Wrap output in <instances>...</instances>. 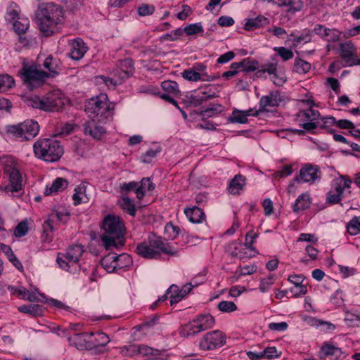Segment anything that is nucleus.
<instances>
[{
	"mask_svg": "<svg viewBox=\"0 0 360 360\" xmlns=\"http://www.w3.org/2000/svg\"><path fill=\"white\" fill-rule=\"evenodd\" d=\"M101 240L107 250L119 248L124 243L125 227L122 220L117 216L108 214L103 220Z\"/></svg>",
	"mask_w": 360,
	"mask_h": 360,
	"instance_id": "f257e3e1",
	"label": "nucleus"
},
{
	"mask_svg": "<svg viewBox=\"0 0 360 360\" xmlns=\"http://www.w3.org/2000/svg\"><path fill=\"white\" fill-rule=\"evenodd\" d=\"M37 24L44 36H51L54 32V27L63 19V10L53 3L41 4L36 11Z\"/></svg>",
	"mask_w": 360,
	"mask_h": 360,
	"instance_id": "f03ea898",
	"label": "nucleus"
},
{
	"mask_svg": "<svg viewBox=\"0 0 360 360\" xmlns=\"http://www.w3.org/2000/svg\"><path fill=\"white\" fill-rule=\"evenodd\" d=\"M112 110L113 106L105 94L92 97L84 103V110L89 118L102 123H107L112 118Z\"/></svg>",
	"mask_w": 360,
	"mask_h": 360,
	"instance_id": "7ed1b4c3",
	"label": "nucleus"
},
{
	"mask_svg": "<svg viewBox=\"0 0 360 360\" xmlns=\"http://www.w3.org/2000/svg\"><path fill=\"white\" fill-rule=\"evenodd\" d=\"M33 151L35 157L49 162L58 161L64 153L63 146L54 138L39 139L34 143Z\"/></svg>",
	"mask_w": 360,
	"mask_h": 360,
	"instance_id": "20e7f679",
	"label": "nucleus"
},
{
	"mask_svg": "<svg viewBox=\"0 0 360 360\" xmlns=\"http://www.w3.org/2000/svg\"><path fill=\"white\" fill-rule=\"evenodd\" d=\"M65 98L60 91L49 92L40 97L33 96L27 98L25 103L27 106L39 109L46 112L58 111L65 105Z\"/></svg>",
	"mask_w": 360,
	"mask_h": 360,
	"instance_id": "39448f33",
	"label": "nucleus"
},
{
	"mask_svg": "<svg viewBox=\"0 0 360 360\" xmlns=\"http://www.w3.org/2000/svg\"><path fill=\"white\" fill-rule=\"evenodd\" d=\"M214 324V319L211 314H200L182 326L179 329V335L185 338L193 337L202 331L211 328Z\"/></svg>",
	"mask_w": 360,
	"mask_h": 360,
	"instance_id": "423d86ee",
	"label": "nucleus"
},
{
	"mask_svg": "<svg viewBox=\"0 0 360 360\" xmlns=\"http://www.w3.org/2000/svg\"><path fill=\"white\" fill-rule=\"evenodd\" d=\"M22 79L30 89L43 85L48 78L47 72L39 70L34 67H23L20 70Z\"/></svg>",
	"mask_w": 360,
	"mask_h": 360,
	"instance_id": "0eeeda50",
	"label": "nucleus"
},
{
	"mask_svg": "<svg viewBox=\"0 0 360 360\" xmlns=\"http://www.w3.org/2000/svg\"><path fill=\"white\" fill-rule=\"evenodd\" d=\"M226 336L219 330L206 333L199 342V347L205 351L214 350L226 344Z\"/></svg>",
	"mask_w": 360,
	"mask_h": 360,
	"instance_id": "6e6552de",
	"label": "nucleus"
},
{
	"mask_svg": "<svg viewBox=\"0 0 360 360\" xmlns=\"http://www.w3.org/2000/svg\"><path fill=\"white\" fill-rule=\"evenodd\" d=\"M84 252L82 245H73L70 246L65 253H58L57 262L61 269H67L72 264L79 262Z\"/></svg>",
	"mask_w": 360,
	"mask_h": 360,
	"instance_id": "1a4fd4ad",
	"label": "nucleus"
},
{
	"mask_svg": "<svg viewBox=\"0 0 360 360\" xmlns=\"http://www.w3.org/2000/svg\"><path fill=\"white\" fill-rule=\"evenodd\" d=\"M148 183V191H152L155 189V185L150 181V178L146 177L143 178L140 182L130 181L128 183H123L120 185V190L122 193H129L134 191L136 198L139 200L143 198L145 195L144 186Z\"/></svg>",
	"mask_w": 360,
	"mask_h": 360,
	"instance_id": "9d476101",
	"label": "nucleus"
},
{
	"mask_svg": "<svg viewBox=\"0 0 360 360\" xmlns=\"http://www.w3.org/2000/svg\"><path fill=\"white\" fill-rule=\"evenodd\" d=\"M5 172L8 176L9 184L6 186H0V191L6 193H19L22 191V176L20 172L14 167H8Z\"/></svg>",
	"mask_w": 360,
	"mask_h": 360,
	"instance_id": "9b49d317",
	"label": "nucleus"
},
{
	"mask_svg": "<svg viewBox=\"0 0 360 360\" xmlns=\"http://www.w3.org/2000/svg\"><path fill=\"white\" fill-rule=\"evenodd\" d=\"M109 342V337L103 332L89 333V350H94L95 353L102 352Z\"/></svg>",
	"mask_w": 360,
	"mask_h": 360,
	"instance_id": "f8f14e48",
	"label": "nucleus"
},
{
	"mask_svg": "<svg viewBox=\"0 0 360 360\" xmlns=\"http://www.w3.org/2000/svg\"><path fill=\"white\" fill-rule=\"evenodd\" d=\"M321 172L317 166L307 164L300 171V174L294 177V182H314L316 179L320 178L319 174Z\"/></svg>",
	"mask_w": 360,
	"mask_h": 360,
	"instance_id": "ddd939ff",
	"label": "nucleus"
},
{
	"mask_svg": "<svg viewBox=\"0 0 360 360\" xmlns=\"http://www.w3.org/2000/svg\"><path fill=\"white\" fill-rule=\"evenodd\" d=\"M153 243L157 240H150L139 243L136 248V253L146 259H158L160 257V251L157 250Z\"/></svg>",
	"mask_w": 360,
	"mask_h": 360,
	"instance_id": "4468645a",
	"label": "nucleus"
},
{
	"mask_svg": "<svg viewBox=\"0 0 360 360\" xmlns=\"http://www.w3.org/2000/svg\"><path fill=\"white\" fill-rule=\"evenodd\" d=\"M314 33L328 42H335L340 39L342 32L337 29H329L324 25L316 24L314 27Z\"/></svg>",
	"mask_w": 360,
	"mask_h": 360,
	"instance_id": "2eb2a0df",
	"label": "nucleus"
},
{
	"mask_svg": "<svg viewBox=\"0 0 360 360\" xmlns=\"http://www.w3.org/2000/svg\"><path fill=\"white\" fill-rule=\"evenodd\" d=\"M103 124L98 120L89 119L84 124V133L86 135L91 136L93 139L101 140L103 134L105 133V129L101 125Z\"/></svg>",
	"mask_w": 360,
	"mask_h": 360,
	"instance_id": "dca6fc26",
	"label": "nucleus"
},
{
	"mask_svg": "<svg viewBox=\"0 0 360 360\" xmlns=\"http://www.w3.org/2000/svg\"><path fill=\"white\" fill-rule=\"evenodd\" d=\"M43 66L48 70V78H54L63 70V65L60 60L52 55L48 56L43 63Z\"/></svg>",
	"mask_w": 360,
	"mask_h": 360,
	"instance_id": "f3484780",
	"label": "nucleus"
},
{
	"mask_svg": "<svg viewBox=\"0 0 360 360\" xmlns=\"http://www.w3.org/2000/svg\"><path fill=\"white\" fill-rule=\"evenodd\" d=\"M354 44L352 41L340 44V56L343 60L344 66H354L356 60V56L352 51Z\"/></svg>",
	"mask_w": 360,
	"mask_h": 360,
	"instance_id": "a211bd4d",
	"label": "nucleus"
},
{
	"mask_svg": "<svg viewBox=\"0 0 360 360\" xmlns=\"http://www.w3.org/2000/svg\"><path fill=\"white\" fill-rule=\"evenodd\" d=\"M283 101L280 91H273L269 95L262 96L259 100V105L263 111H266V108L277 107Z\"/></svg>",
	"mask_w": 360,
	"mask_h": 360,
	"instance_id": "6ab92c4d",
	"label": "nucleus"
},
{
	"mask_svg": "<svg viewBox=\"0 0 360 360\" xmlns=\"http://www.w3.org/2000/svg\"><path fill=\"white\" fill-rule=\"evenodd\" d=\"M68 341L70 346L76 347L79 350H89V333H74L68 336Z\"/></svg>",
	"mask_w": 360,
	"mask_h": 360,
	"instance_id": "aec40b11",
	"label": "nucleus"
},
{
	"mask_svg": "<svg viewBox=\"0 0 360 360\" xmlns=\"http://www.w3.org/2000/svg\"><path fill=\"white\" fill-rule=\"evenodd\" d=\"M119 70H117L116 75L119 79L125 80L132 76L134 72V67L133 60L131 58H124L119 61Z\"/></svg>",
	"mask_w": 360,
	"mask_h": 360,
	"instance_id": "412c9836",
	"label": "nucleus"
},
{
	"mask_svg": "<svg viewBox=\"0 0 360 360\" xmlns=\"http://www.w3.org/2000/svg\"><path fill=\"white\" fill-rule=\"evenodd\" d=\"M87 49L84 41L80 38H77L72 41L71 49L68 56L73 60H79L87 51Z\"/></svg>",
	"mask_w": 360,
	"mask_h": 360,
	"instance_id": "4be33fe9",
	"label": "nucleus"
},
{
	"mask_svg": "<svg viewBox=\"0 0 360 360\" xmlns=\"http://www.w3.org/2000/svg\"><path fill=\"white\" fill-rule=\"evenodd\" d=\"M184 214L188 220L193 224H201L205 221L206 219L205 212L198 206L185 208Z\"/></svg>",
	"mask_w": 360,
	"mask_h": 360,
	"instance_id": "5701e85b",
	"label": "nucleus"
},
{
	"mask_svg": "<svg viewBox=\"0 0 360 360\" xmlns=\"http://www.w3.org/2000/svg\"><path fill=\"white\" fill-rule=\"evenodd\" d=\"M25 141H30L37 136L39 131V125L37 121L27 120L22 122Z\"/></svg>",
	"mask_w": 360,
	"mask_h": 360,
	"instance_id": "b1692460",
	"label": "nucleus"
},
{
	"mask_svg": "<svg viewBox=\"0 0 360 360\" xmlns=\"http://www.w3.org/2000/svg\"><path fill=\"white\" fill-rule=\"evenodd\" d=\"M246 184V179L240 174H236L232 179L228 187L229 192L232 195H239Z\"/></svg>",
	"mask_w": 360,
	"mask_h": 360,
	"instance_id": "393cba45",
	"label": "nucleus"
},
{
	"mask_svg": "<svg viewBox=\"0 0 360 360\" xmlns=\"http://www.w3.org/2000/svg\"><path fill=\"white\" fill-rule=\"evenodd\" d=\"M313 33L314 30H311L309 29H304L298 37H295L294 33H291L289 35L290 38H288V41H291L292 46L296 47L302 42H304V44L310 42L311 41Z\"/></svg>",
	"mask_w": 360,
	"mask_h": 360,
	"instance_id": "a878e982",
	"label": "nucleus"
},
{
	"mask_svg": "<svg viewBox=\"0 0 360 360\" xmlns=\"http://www.w3.org/2000/svg\"><path fill=\"white\" fill-rule=\"evenodd\" d=\"M269 23L268 18L263 15H258L255 18H249L246 20L244 29L247 31H252L257 28L265 26Z\"/></svg>",
	"mask_w": 360,
	"mask_h": 360,
	"instance_id": "bb28decb",
	"label": "nucleus"
},
{
	"mask_svg": "<svg viewBox=\"0 0 360 360\" xmlns=\"http://www.w3.org/2000/svg\"><path fill=\"white\" fill-rule=\"evenodd\" d=\"M68 184L69 183L65 179L58 177L53 181L50 187L46 186L44 195H49L54 193L62 191L68 187Z\"/></svg>",
	"mask_w": 360,
	"mask_h": 360,
	"instance_id": "cd10ccee",
	"label": "nucleus"
},
{
	"mask_svg": "<svg viewBox=\"0 0 360 360\" xmlns=\"http://www.w3.org/2000/svg\"><path fill=\"white\" fill-rule=\"evenodd\" d=\"M137 351L139 354H142L143 356H152L154 355V350L153 348L147 347V346H137L131 345L129 347H124L122 349V353L124 355L131 356L134 352Z\"/></svg>",
	"mask_w": 360,
	"mask_h": 360,
	"instance_id": "c85d7f7f",
	"label": "nucleus"
},
{
	"mask_svg": "<svg viewBox=\"0 0 360 360\" xmlns=\"http://www.w3.org/2000/svg\"><path fill=\"white\" fill-rule=\"evenodd\" d=\"M22 126V122L18 124L8 125L6 127V133L8 136L15 138L20 141H25Z\"/></svg>",
	"mask_w": 360,
	"mask_h": 360,
	"instance_id": "c756f323",
	"label": "nucleus"
},
{
	"mask_svg": "<svg viewBox=\"0 0 360 360\" xmlns=\"http://www.w3.org/2000/svg\"><path fill=\"white\" fill-rule=\"evenodd\" d=\"M18 311L34 316H40L43 315L44 307L37 304H24L18 307Z\"/></svg>",
	"mask_w": 360,
	"mask_h": 360,
	"instance_id": "7c9ffc66",
	"label": "nucleus"
},
{
	"mask_svg": "<svg viewBox=\"0 0 360 360\" xmlns=\"http://www.w3.org/2000/svg\"><path fill=\"white\" fill-rule=\"evenodd\" d=\"M342 189L340 185H334L333 183L331 189L327 193V202L330 204H337L341 199L342 195Z\"/></svg>",
	"mask_w": 360,
	"mask_h": 360,
	"instance_id": "2f4dec72",
	"label": "nucleus"
},
{
	"mask_svg": "<svg viewBox=\"0 0 360 360\" xmlns=\"http://www.w3.org/2000/svg\"><path fill=\"white\" fill-rule=\"evenodd\" d=\"M224 111V107L219 103H210L209 106L200 112H197L198 115L203 117H211L218 115Z\"/></svg>",
	"mask_w": 360,
	"mask_h": 360,
	"instance_id": "473e14b6",
	"label": "nucleus"
},
{
	"mask_svg": "<svg viewBox=\"0 0 360 360\" xmlns=\"http://www.w3.org/2000/svg\"><path fill=\"white\" fill-rule=\"evenodd\" d=\"M8 289L12 291L14 294L18 295H22V298L29 302H37L38 297L35 294L31 293L28 290L24 287L16 288L11 285H8Z\"/></svg>",
	"mask_w": 360,
	"mask_h": 360,
	"instance_id": "72a5a7b5",
	"label": "nucleus"
},
{
	"mask_svg": "<svg viewBox=\"0 0 360 360\" xmlns=\"http://www.w3.org/2000/svg\"><path fill=\"white\" fill-rule=\"evenodd\" d=\"M193 285L191 283H186L184 285L181 289H179L178 293L170 295V304L173 305L174 304L178 303L181 301L186 295H187L193 289Z\"/></svg>",
	"mask_w": 360,
	"mask_h": 360,
	"instance_id": "f704fd0d",
	"label": "nucleus"
},
{
	"mask_svg": "<svg viewBox=\"0 0 360 360\" xmlns=\"http://www.w3.org/2000/svg\"><path fill=\"white\" fill-rule=\"evenodd\" d=\"M310 205L309 198L307 194L302 193L298 196L293 205V211L298 212L307 209Z\"/></svg>",
	"mask_w": 360,
	"mask_h": 360,
	"instance_id": "c9c22d12",
	"label": "nucleus"
},
{
	"mask_svg": "<svg viewBox=\"0 0 360 360\" xmlns=\"http://www.w3.org/2000/svg\"><path fill=\"white\" fill-rule=\"evenodd\" d=\"M193 69L200 73L202 77V81H214L220 77V75H209L206 72L207 66L203 63H196L193 65Z\"/></svg>",
	"mask_w": 360,
	"mask_h": 360,
	"instance_id": "e433bc0d",
	"label": "nucleus"
},
{
	"mask_svg": "<svg viewBox=\"0 0 360 360\" xmlns=\"http://www.w3.org/2000/svg\"><path fill=\"white\" fill-rule=\"evenodd\" d=\"M161 87L165 92V94H172L173 96H176L180 93L179 84L174 81H164L161 83Z\"/></svg>",
	"mask_w": 360,
	"mask_h": 360,
	"instance_id": "4c0bfd02",
	"label": "nucleus"
},
{
	"mask_svg": "<svg viewBox=\"0 0 360 360\" xmlns=\"http://www.w3.org/2000/svg\"><path fill=\"white\" fill-rule=\"evenodd\" d=\"M101 264L108 273H113L118 269L117 264H115L113 254H108L103 257L101 260Z\"/></svg>",
	"mask_w": 360,
	"mask_h": 360,
	"instance_id": "58836bf2",
	"label": "nucleus"
},
{
	"mask_svg": "<svg viewBox=\"0 0 360 360\" xmlns=\"http://www.w3.org/2000/svg\"><path fill=\"white\" fill-rule=\"evenodd\" d=\"M115 264H117L118 269L129 266L132 264L131 256L127 253H122L119 255L113 254Z\"/></svg>",
	"mask_w": 360,
	"mask_h": 360,
	"instance_id": "ea45409f",
	"label": "nucleus"
},
{
	"mask_svg": "<svg viewBox=\"0 0 360 360\" xmlns=\"http://www.w3.org/2000/svg\"><path fill=\"white\" fill-rule=\"evenodd\" d=\"M286 6L288 7L286 10L287 14L292 16L303 9L304 2L303 0H288Z\"/></svg>",
	"mask_w": 360,
	"mask_h": 360,
	"instance_id": "a19ab883",
	"label": "nucleus"
},
{
	"mask_svg": "<svg viewBox=\"0 0 360 360\" xmlns=\"http://www.w3.org/2000/svg\"><path fill=\"white\" fill-rule=\"evenodd\" d=\"M248 114H245L244 110L234 109L228 121L231 123L245 124L248 122Z\"/></svg>",
	"mask_w": 360,
	"mask_h": 360,
	"instance_id": "79ce46f5",
	"label": "nucleus"
},
{
	"mask_svg": "<svg viewBox=\"0 0 360 360\" xmlns=\"http://www.w3.org/2000/svg\"><path fill=\"white\" fill-rule=\"evenodd\" d=\"M213 97L214 95L207 94L206 92L203 91L197 95H191L188 102L192 106L197 107L203 101H207Z\"/></svg>",
	"mask_w": 360,
	"mask_h": 360,
	"instance_id": "37998d69",
	"label": "nucleus"
},
{
	"mask_svg": "<svg viewBox=\"0 0 360 360\" xmlns=\"http://www.w3.org/2000/svg\"><path fill=\"white\" fill-rule=\"evenodd\" d=\"M29 26L30 21L27 18H18L13 24V29L18 35H20L25 33Z\"/></svg>",
	"mask_w": 360,
	"mask_h": 360,
	"instance_id": "c03bdc74",
	"label": "nucleus"
},
{
	"mask_svg": "<svg viewBox=\"0 0 360 360\" xmlns=\"http://www.w3.org/2000/svg\"><path fill=\"white\" fill-rule=\"evenodd\" d=\"M232 245H234L233 250L231 251V255L232 257H238L240 259H247L252 257V254H249L246 252L245 248L242 246H236L235 243L229 245V248H232Z\"/></svg>",
	"mask_w": 360,
	"mask_h": 360,
	"instance_id": "a18cd8bd",
	"label": "nucleus"
},
{
	"mask_svg": "<svg viewBox=\"0 0 360 360\" xmlns=\"http://www.w3.org/2000/svg\"><path fill=\"white\" fill-rule=\"evenodd\" d=\"M295 71L299 74H306L311 70V64L300 58H296L294 63Z\"/></svg>",
	"mask_w": 360,
	"mask_h": 360,
	"instance_id": "49530a36",
	"label": "nucleus"
},
{
	"mask_svg": "<svg viewBox=\"0 0 360 360\" xmlns=\"http://www.w3.org/2000/svg\"><path fill=\"white\" fill-rule=\"evenodd\" d=\"M337 349L338 347L328 342H324L323 346L321 347L319 357L321 359H325L328 356L331 358Z\"/></svg>",
	"mask_w": 360,
	"mask_h": 360,
	"instance_id": "de8ad7c7",
	"label": "nucleus"
},
{
	"mask_svg": "<svg viewBox=\"0 0 360 360\" xmlns=\"http://www.w3.org/2000/svg\"><path fill=\"white\" fill-rule=\"evenodd\" d=\"M121 206L129 215L133 217L136 215V206L134 200L127 196L124 197Z\"/></svg>",
	"mask_w": 360,
	"mask_h": 360,
	"instance_id": "09e8293b",
	"label": "nucleus"
},
{
	"mask_svg": "<svg viewBox=\"0 0 360 360\" xmlns=\"http://www.w3.org/2000/svg\"><path fill=\"white\" fill-rule=\"evenodd\" d=\"M348 233L351 236H356L360 233V217H354L347 226Z\"/></svg>",
	"mask_w": 360,
	"mask_h": 360,
	"instance_id": "8fccbe9b",
	"label": "nucleus"
},
{
	"mask_svg": "<svg viewBox=\"0 0 360 360\" xmlns=\"http://www.w3.org/2000/svg\"><path fill=\"white\" fill-rule=\"evenodd\" d=\"M157 243H153L155 247H156L157 250H160L162 252L169 255H176L177 252L174 250L170 245L167 243H165L160 239H156Z\"/></svg>",
	"mask_w": 360,
	"mask_h": 360,
	"instance_id": "3c124183",
	"label": "nucleus"
},
{
	"mask_svg": "<svg viewBox=\"0 0 360 360\" xmlns=\"http://www.w3.org/2000/svg\"><path fill=\"white\" fill-rule=\"evenodd\" d=\"M180 229L172 223H167L165 227V236L168 240H174L179 234Z\"/></svg>",
	"mask_w": 360,
	"mask_h": 360,
	"instance_id": "603ef678",
	"label": "nucleus"
},
{
	"mask_svg": "<svg viewBox=\"0 0 360 360\" xmlns=\"http://www.w3.org/2000/svg\"><path fill=\"white\" fill-rule=\"evenodd\" d=\"M181 76L184 79L190 82L202 81L200 73L195 71L193 69L184 70L181 72Z\"/></svg>",
	"mask_w": 360,
	"mask_h": 360,
	"instance_id": "864d4df0",
	"label": "nucleus"
},
{
	"mask_svg": "<svg viewBox=\"0 0 360 360\" xmlns=\"http://www.w3.org/2000/svg\"><path fill=\"white\" fill-rule=\"evenodd\" d=\"M14 84L13 77L7 74L0 75V91L11 88Z\"/></svg>",
	"mask_w": 360,
	"mask_h": 360,
	"instance_id": "5fc2aeb1",
	"label": "nucleus"
},
{
	"mask_svg": "<svg viewBox=\"0 0 360 360\" xmlns=\"http://www.w3.org/2000/svg\"><path fill=\"white\" fill-rule=\"evenodd\" d=\"M277 70V64L276 63H270L262 65V69L256 72L257 77H261L263 74L267 72L269 75H275Z\"/></svg>",
	"mask_w": 360,
	"mask_h": 360,
	"instance_id": "6e6d98bb",
	"label": "nucleus"
},
{
	"mask_svg": "<svg viewBox=\"0 0 360 360\" xmlns=\"http://www.w3.org/2000/svg\"><path fill=\"white\" fill-rule=\"evenodd\" d=\"M185 33L188 35H193L204 32L201 22L190 24L184 28Z\"/></svg>",
	"mask_w": 360,
	"mask_h": 360,
	"instance_id": "4d7b16f0",
	"label": "nucleus"
},
{
	"mask_svg": "<svg viewBox=\"0 0 360 360\" xmlns=\"http://www.w3.org/2000/svg\"><path fill=\"white\" fill-rule=\"evenodd\" d=\"M160 152V147H157L155 149H149L143 155H142L141 161L144 163H150L152 160Z\"/></svg>",
	"mask_w": 360,
	"mask_h": 360,
	"instance_id": "13d9d810",
	"label": "nucleus"
},
{
	"mask_svg": "<svg viewBox=\"0 0 360 360\" xmlns=\"http://www.w3.org/2000/svg\"><path fill=\"white\" fill-rule=\"evenodd\" d=\"M242 61H245L241 70L245 72L255 71L257 70L258 62L256 60H251L250 58H244Z\"/></svg>",
	"mask_w": 360,
	"mask_h": 360,
	"instance_id": "bf43d9fd",
	"label": "nucleus"
},
{
	"mask_svg": "<svg viewBox=\"0 0 360 360\" xmlns=\"http://www.w3.org/2000/svg\"><path fill=\"white\" fill-rule=\"evenodd\" d=\"M86 191V187L84 185L79 186L75 188V193L72 195L73 204L74 205H79L82 200V195L84 194Z\"/></svg>",
	"mask_w": 360,
	"mask_h": 360,
	"instance_id": "052dcab7",
	"label": "nucleus"
},
{
	"mask_svg": "<svg viewBox=\"0 0 360 360\" xmlns=\"http://www.w3.org/2000/svg\"><path fill=\"white\" fill-rule=\"evenodd\" d=\"M218 309L222 312H232L237 309V306L231 301H222L218 304Z\"/></svg>",
	"mask_w": 360,
	"mask_h": 360,
	"instance_id": "680f3d73",
	"label": "nucleus"
},
{
	"mask_svg": "<svg viewBox=\"0 0 360 360\" xmlns=\"http://www.w3.org/2000/svg\"><path fill=\"white\" fill-rule=\"evenodd\" d=\"M155 11V6L151 4H143L139 6L137 12L140 16L152 15Z\"/></svg>",
	"mask_w": 360,
	"mask_h": 360,
	"instance_id": "e2e57ef3",
	"label": "nucleus"
},
{
	"mask_svg": "<svg viewBox=\"0 0 360 360\" xmlns=\"http://www.w3.org/2000/svg\"><path fill=\"white\" fill-rule=\"evenodd\" d=\"M28 232V224L25 221L20 222L15 227L14 235L16 237L25 236Z\"/></svg>",
	"mask_w": 360,
	"mask_h": 360,
	"instance_id": "0e129e2a",
	"label": "nucleus"
},
{
	"mask_svg": "<svg viewBox=\"0 0 360 360\" xmlns=\"http://www.w3.org/2000/svg\"><path fill=\"white\" fill-rule=\"evenodd\" d=\"M274 50L277 51L278 54L283 59V60H288L293 58V52L290 49L285 47H276Z\"/></svg>",
	"mask_w": 360,
	"mask_h": 360,
	"instance_id": "69168bd1",
	"label": "nucleus"
},
{
	"mask_svg": "<svg viewBox=\"0 0 360 360\" xmlns=\"http://www.w3.org/2000/svg\"><path fill=\"white\" fill-rule=\"evenodd\" d=\"M262 352L264 359H266L277 358L281 355V352H278L275 347H266L262 351Z\"/></svg>",
	"mask_w": 360,
	"mask_h": 360,
	"instance_id": "338daca9",
	"label": "nucleus"
},
{
	"mask_svg": "<svg viewBox=\"0 0 360 360\" xmlns=\"http://www.w3.org/2000/svg\"><path fill=\"white\" fill-rule=\"evenodd\" d=\"M333 184L335 186H341L343 192L345 188H349L351 187L352 180L348 176H340V179H335Z\"/></svg>",
	"mask_w": 360,
	"mask_h": 360,
	"instance_id": "774afa93",
	"label": "nucleus"
}]
</instances>
